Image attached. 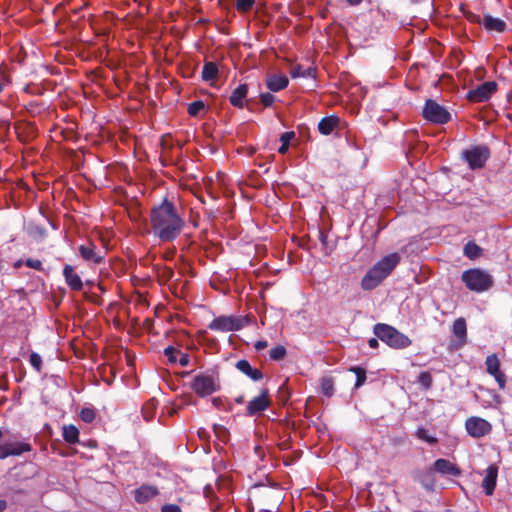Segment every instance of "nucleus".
Here are the masks:
<instances>
[{"label": "nucleus", "instance_id": "c756f323", "mask_svg": "<svg viewBox=\"0 0 512 512\" xmlns=\"http://www.w3.org/2000/svg\"><path fill=\"white\" fill-rule=\"evenodd\" d=\"M157 404V400L152 398L143 405L142 414L146 421H150L154 417V412L157 408Z\"/></svg>", "mask_w": 512, "mask_h": 512}, {"label": "nucleus", "instance_id": "a878e982", "mask_svg": "<svg viewBox=\"0 0 512 512\" xmlns=\"http://www.w3.org/2000/svg\"><path fill=\"white\" fill-rule=\"evenodd\" d=\"M15 130H16V133H17V136L18 138L22 141V142H27L30 140V138L33 137V134H34V126L30 123L28 124H25V125H16L15 126Z\"/></svg>", "mask_w": 512, "mask_h": 512}, {"label": "nucleus", "instance_id": "423d86ee", "mask_svg": "<svg viewBox=\"0 0 512 512\" xmlns=\"http://www.w3.org/2000/svg\"><path fill=\"white\" fill-rule=\"evenodd\" d=\"M422 116L427 121L440 125L448 123L451 119L449 111L433 99L425 101Z\"/></svg>", "mask_w": 512, "mask_h": 512}, {"label": "nucleus", "instance_id": "c85d7f7f", "mask_svg": "<svg viewBox=\"0 0 512 512\" xmlns=\"http://www.w3.org/2000/svg\"><path fill=\"white\" fill-rule=\"evenodd\" d=\"M320 389L323 395L330 398L334 395V380L332 377L325 376L320 379Z\"/></svg>", "mask_w": 512, "mask_h": 512}, {"label": "nucleus", "instance_id": "a18cd8bd", "mask_svg": "<svg viewBox=\"0 0 512 512\" xmlns=\"http://www.w3.org/2000/svg\"><path fill=\"white\" fill-rule=\"evenodd\" d=\"M30 364L36 369L37 372H40L41 369H42V358L41 356L36 353V352H32L30 354Z\"/></svg>", "mask_w": 512, "mask_h": 512}, {"label": "nucleus", "instance_id": "6e6d98bb", "mask_svg": "<svg viewBox=\"0 0 512 512\" xmlns=\"http://www.w3.org/2000/svg\"><path fill=\"white\" fill-rule=\"evenodd\" d=\"M368 345L370 348H377L379 346V342L377 338H370L368 340Z\"/></svg>", "mask_w": 512, "mask_h": 512}, {"label": "nucleus", "instance_id": "7c9ffc66", "mask_svg": "<svg viewBox=\"0 0 512 512\" xmlns=\"http://www.w3.org/2000/svg\"><path fill=\"white\" fill-rule=\"evenodd\" d=\"M10 446L11 456H19L24 452H30L32 450V446L26 442H16V443H8Z\"/></svg>", "mask_w": 512, "mask_h": 512}, {"label": "nucleus", "instance_id": "a211bd4d", "mask_svg": "<svg viewBox=\"0 0 512 512\" xmlns=\"http://www.w3.org/2000/svg\"><path fill=\"white\" fill-rule=\"evenodd\" d=\"M235 368L255 382L263 379L262 371L258 368H253L246 359L238 360L235 363Z\"/></svg>", "mask_w": 512, "mask_h": 512}, {"label": "nucleus", "instance_id": "2f4dec72", "mask_svg": "<svg viewBox=\"0 0 512 512\" xmlns=\"http://www.w3.org/2000/svg\"><path fill=\"white\" fill-rule=\"evenodd\" d=\"M416 437L424 442L429 443L430 445H435L438 443V439L435 436H432L424 427H418L415 433Z\"/></svg>", "mask_w": 512, "mask_h": 512}, {"label": "nucleus", "instance_id": "3c124183", "mask_svg": "<svg viewBox=\"0 0 512 512\" xmlns=\"http://www.w3.org/2000/svg\"><path fill=\"white\" fill-rule=\"evenodd\" d=\"M11 453L12 452H10V446H8V443L0 445V459H5L11 456Z\"/></svg>", "mask_w": 512, "mask_h": 512}, {"label": "nucleus", "instance_id": "864d4df0", "mask_svg": "<svg viewBox=\"0 0 512 512\" xmlns=\"http://www.w3.org/2000/svg\"><path fill=\"white\" fill-rule=\"evenodd\" d=\"M315 72H316L315 68L308 67L307 69H304V71L302 72V74H304V75H302V78L314 77Z\"/></svg>", "mask_w": 512, "mask_h": 512}, {"label": "nucleus", "instance_id": "f3484780", "mask_svg": "<svg viewBox=\"0 0 512 512\" xmlns=\"http://www.w3.org/2000/svg\"><path fill=\"white\" fill-rule=\"evenodd\" d=\"M159 494L158 488L153 485L142 484L134 491V499L137 503L143 504Z\"/></svg>", "mask_w": 512, "mask_h": 512}, {"label": "nucleus", "instance_id": "4be33fe9", "mask_svg": "<svg viewBox=\"0 0 512 512\" xmlns=\"http://www.w3.org/2000/svg\"><path fill=\"white\" fill-rule=\"evenodd\" d=\"M289 84V79L285 75H269L266 79V86L272 92H279L285 89Z\"/></svg>", "mask_w": 512, "mask_h": 512}, {"label": "nucleus", "instance_id": "9b49d317", "mask_svg": "<svg viewBox=\"0 0 512 512\" xmlns=\"http://www.w3.org/2000/svg\"><path fill=\"white\" fill-rule=\"evenodd\" d=\"M466 430L473 438H481L492 431V425L487 420L480 417H470L465 423Z\"/></svg>", "mask_w": 512, "mask_h": 512}, {"label": "nucleus", "instance_id": "f8f14e48", "mask_svg": "<svg viewBox=\"0 0 512 512\" xmlns=\"http://www.w3.org/2000/svg\"><path fill=\"white\" fill-rule=\"evenodd\" d=\"M271 405V399L268 389H262L260 394L251 399L246 407L248 416H256L265 411Z\"/></svg>", "mask_w": 512, "mask_h": 512}, {"label": "nucleus", "instance_id": "680f3d73", "mask_svg": "<svg viewBox=\"0 0 512 512\" xmlns=\"http://www.w3.org/2000/svg\"><path fill=\"white\" fill-rule=\"evenodd\" d=\"M255 453L258 455V456H262L263 454V451H262V448L261 447H255Z\"/></svg>", "mask_w": 512, "mask_h": 512}, {"label": "nucleus", "instance_id": "8fccbe9b", "mask_svg": "<svg viewBox=\"0 0 512 512\" xmlns=\"http://www.w3.org/2000/svg\"><path fill=\"white\" fill-rule=\"evenodd\" d=\"M161 512H182V510L176 504H166L162 506Z\"/></svg>", "mask_w": 512, "mask_h": 512}, {"label": "nucleus", "instance_id": "a19ab883", "mask_svg": "<svg viewBox=\"0 0 512 512\" xmlns=\"http://www.w3.org/2000/svg\"><path fill=\"white\" fill-rule=\"evenodd\" d=\"M213 430L219 440L223 442H226L228 440L229 431L225 426L220 424H214Z\"/></svg>", "mask_w": 512, "mask_h": 512}, {"label": "nucleus", "instance_id": "dca6fc26", "mask_svg": "<svg viewBox=\"0 0 512 512\" xmlns=\"http://www.w3.org/2000/svg\"><path fill=\"white\" fill-rule=\"evenodd\" d=\"M452 334L456 338V348L462 347L466 344L467 325L464 318L460 317L454 320L452 325Z\"/></svg>", "mask_w": 512, "mask_h": 512}, {"label": "nucleus", "instance_id": "5701e85b", "mask_svg": "<svg viewBox=\"0 0 512 512\" xmlns=\"http://www.w3.org/2000/svg\"><path fill=\"white\" fill-rule=\"evenodd\" d=\"M483 26L487 31L502 33L506 30V23L500 18L486 14L483 18Z\"/></svg>", "mask_w": 512, "mask_h": 512}, {"label": "nucleus", "instance_id": "09e8293b", "mask_svg": "<svg viewBox=\"0 0 512 512\" xmlns=\"http://www.w3.org/2000/svg\"><path fill=\"white\" fill-rule=\"evenodd\" d=\"M303 71H304V69L302 68V66L297 64L291 68L290 75L292 78H300L303 75L302 74Z\"/></svg>", "mask_w": 512, "mask_h": 512}, {"label": "nucleus", "instance_id": "72a5a7b5", "mask_svg": "<svg viewBox=\"0 0 512 512\" xmlns=\"http://www.w3.org/2000/svg\"><path fill=\"white\" fill-rule=\"evenodd\" d=\"M295 137L293 131L284 132L281 137V146L278 148L280 154H285L288 151L290 141Z\"/></svg>", "mask_w": 512, "mask_h": 512}, {"label": "nucleus", "instance_id": "7ed1b4c3", "mask_svg": "<svg viewBox=\"0 0 512 512\" xmlns=\"http://www.w3.org/2000/svg\"><path fill=\"white\" fill-rule=\"evenodd\" d=\"M374 334L389 347L393 349H404L411 345V339L395 327L377 323L373 327Z\"/></svg>", "mask_w": 512, "mask_h": 512}, {"label": "nucleus", "instance_id": "052dcab7", "mask_svg": "<svg viewBox=\"0 0 512 512\" xmlns=\"http://www.w3.org/2000/svg\"><path fill=\"white\" fill-rule=\"evenodd\" d=\"M22 264H23V261H22L21 259H19V260H17V261L13 264V266H14V268L18 269V268H20V267L22 266Z\"/></svg>", "mask_w": 512, "mask_h": 512}, {"label": "nucleus", "instance_id": "393cba45", "mask_svg": "<svg viewBox=\"0 0 512 512\" xmlns=\"http://www.w3.org/2000/svg\"><path fill=\"white\" fill-rule=\"evenodd\" d=\"M154 270L160 284H166L174 275V271L171 267L164 265H155Z\"/></svg>", "mask_w": 512, "mask_h": 512}, {"label": "nucleus", "instance_id": "c03bdc74", "mask_svg": "<svg viewBox=\"0 0 512 512\" xmlns=\"http://www.w3.org/2000/svg\"><path fill=\"white\" fill-rule=\"evenodd\" d=\"M179 353H180V351L173 346H168L164 349V355L168 358V361L170 363L177 362L176 354H179Z\"/></svg>", "mask_w": 512, "mask_h": 512}, {"label": "nucleus", "instance_id": "bb28decb", "mask_svg": "<svg viewBox=\"0 0 512 512\" xmlns=\"http://www.w3.org/2000/svg\"><path fill=\"white\" fill-rule=\"evenodd\" d=\"M62 435L69 444H76L79 441V430L74 425L63 426Z\"/></svg>", "mask_w": 512, "mask_h": 512}, {"label": "nucleus", "instance_id": "49530a36", "mask_svg": "<svg viewBox=\"0 0 512 512\" xmlns=\"http://www.w3.org/2000/svg\"><path fill=\"white\" fill-rule=\"evenodd\" d=\"M275 101V97L273 94L267 92L260 94V102L264 107H270Z\"/></svg>", "mask_w": 512, "mask_h": 512}, {"label": "nucleus", "instance_id": "0e129e2a", "mask_svg": "<svg viewBox=\"0 0 512 512\" xmlns=\"http://www.w3.org/2000/svg\"><path fill=\"white\" fill-rule=\"evenodd\" d=\"M98 287L101 291H104V288L102 287L101 283H98Z\"/></svg>", "mask_w": 512, "mask_h": 512}, {"label": "nucleus", "instance_id": "4468645a", "mask_svg": "<svg viewBox=\"0 0 512 512\" xmlns=\"http://www.w3.org/2000/svg\"><path fill=\"white\" fill-rule=\"evenodd\" d=\"M432 469L443 476L459 477L462 474L461 469L456 464L444 458L437 459L433 463Z\"/></svg>", "mask_w": 512, "mask_h": 512}, {"label": "nucleus", "instance_id": "f257e3e1", "mask_svg": "<svg viewBox=\"0 0 512 512\" xmlns=\"http://www.w3.org/2000/svg\"><path fill=\"white\" fill-rule=\"evenodd\" d=\"M152 232L162 242L174 241L185 227L176 206L166 198L150 212Z\"/></svg>", "mask_w": 512, "mask_h": 512}, {"label": "nucleus", "instance_id": "e433bc0d", "mask_svg": "<svg viewBox=\"0 0 512 512\" xmlns=\"http://www.w3.org/2000/svg\"><path fill=\"white\" fill-rule=\"evenodd\" d=\"M418 383L426 390H429L433 384V378L430 372L422 371L418 376Z\"/></svg>", "mask_w": 512, "mask_h": 512}, {"label": "nucleus", "instance_id": "6ab92c4d", "mask_svg": "<svg viewBox=\"0 0 512 512\" xmlns=\"http://www.w3.org/2000/svg\"><path fill=\"white\" fill-rule=\"evenodd\" d=\"M498 467L496 465H490L486 469L485 477L482 481V487L486 495H492L497 482Z\"/></svg>", "mask_w": 512, "mask_h": 512}, {"label": "nucleus", "instance_id": "2eb2a0df", "mask_svg": "<svg viewBox=\"0 0 512 512\" xmlns=\"http://www.w3.org/2000/svg\"><path fill=\"white\" fill-rule=\"evenodd\" d=\"M63 276L68 287L73 291H81L83 282L80 276L75 272L74 267L66 264L63 268Z\"/></svg>", "mask_w": 512, "mask_h": 512}, {"label": "nucleus", "instance_id": "58836bf2", "mask_svg": "<svg viewBox=\"0 0 512 512\" xmlns=\"http://www.w3.org/2000/svg\"><path fill=\"white\" fill-rule=\"evenodd\" d=\"M255 0H236L235 6L240 13H247L252 9Z\"/></svg>", "mask_w": 512, "mask_h": 512}, {"label": "nucleus", "instance_id": "0eeeda50", "mask_svg": "<svg viewBox=\"0 0 512 512\" xmlns=\"http://www.w3.org/2000/svg\"><path fill=\"white\" fill-rule=\"evenodd\" d=\"M462 158L468 163V166L475 170L484 167L490 156V151L485 146H472L462 152Z\"/></svg>", "mask_w": 512, "mask_h": 512}, {"label": "nucleus", "instance_id": "aec40b11", "mask_svg": "<svg viewBox=\"0 0 512 512\" xmlns=\"http://www.w3.org/2000/svg\"><path fill=\"white\" fill-rule=\"evenodd\" d=\"M340 121V117L335 114L323 117L318 123L319 133L324 136L332 134V132L339 126Z\"/></svg>", "mask_w": 512, "mask_h": 512}, {"label": "nucleus", "instance_id": "6e6552de", "mask_svg": "<svg viewBox=\"0 0 512 512\" xmlns=\"http://www.w3.org/2000/svg\"><path fill=\"white\" fill-rule=\"evenodd\" d=\"M80 257L91 265H100L105 260L106 251L99 249L96 244L90 240L78 247Z\"/></svg>", "mask_w": 512, "mask_h": 512}, {"label": "nucleus", "instance_id": "b1692460", "mask_svg": "<svg viewBox=\"0 0 512 512\" xmlns=\"http://www.w3.org/2000/svg\"><path fill=\"white\" fill-rule=\"evenodd\" d=\"M218 74L219 70L215 62H205L201 73L202 80H215L218 77Z\"/></svg>", "mask_w": 512, "mask_h": 512}, {"label": "nucleus", "instance_id": "13d9d810", "mask_svg": "<svg viewBox=\"0 0 512 512\" xmlns=\"http://www.w3.org/2000/svg\"><path fill=\"white\" fill-rule=\"evenodd\" d=\"M7 508V502L5 500H0V512H3Z\"/></svg>", "mask_w": 512, "mask_h": 512}, {"label": "nucleus", "instance_id": "37998d69", "mask_svg": "<svg viewBox=\"0 0 512 512\" xmlns=\"http://www.w3.org/2000/svg\"><path fill=\"white\" fill-rule=\"evenodd\" d=\"M212 404L216 409L230 411L232 410L231 404H226L225 401L221 397H214L212 399Z\"/></svg>", "mask_w": 512, "mask_h": 512}, {"label": "nucleus", "instance_id": "39448f33", "mask_svg": "<svg viewBox=\"0 0 512 512\" xmlns=\"http://www.w3.org/2000/svg\"><path fill=\"white\" fill-rule=\"evenodd\" d=\"M190 388L197 396L207 397L220 389L218 374L214 376L200 373L193 378Z\"/></svg>", "mask_w": 512, "mask_h": 512}, {"label": "nucleus", "instance_id": "9d476101", "mask_svg": "<svg viewBox=\"0 0 512 512\" xmlns=\"http://www.w3.org/2000/svg\"><path fill=\"white\" fill-rule=\"evenodd\" d=\"M243 327V321L240 317L235 316H220L213 319L208 328L213 331H238Z\"/></svg>", "mask_w": 512, "mask_h": 512}, {"label": "nucleus", "instance_id": "5fc2aeb1", "mask_svg": "<svg viewBox=\"0 0 512 512\" xmlns=\"http://www.w3.org/2000/svg\"><path fill=\"white\" fill-rule=\"evenodd\" d=\"M268 346V343L267 341H257L255 344H254V348L257 350V351H261L263 349H265L266 347Z\"/></svg>", "mask_w": 512, "mask_h": 512}, {"label": "nucleus", "instance_id": "338daca9", "mask_svg": "<svg viewBox=\"0 0 512 512\" xmlns=\"http://www.w3.org/2000/svg\"><path fill=\"white\" fill-rule=\"evenodd\" d=\"M3 436L2 431L0 430V438Z\"/></svg>", "mask_w": 512, "mask_h": 512}, {"label": "nucleus", "instance_id": "1a4fd4ad", "mask_svg": "<svg viewBox=\"0 0 512 512\" xmlns=\"http://www.w3.org/2000/svg\"><path fill=\"white\" fill-rule=\"evenodd\" d=\"M497 91V83L495 81H486L476 88L471 89L467 93V99L473 103H481L488 101Z\"/></svg>", "mask_w": 512, "mask_h": 512}, {"label": "nucleus", "instance_id": "bf43d9fd", "mask_svg": "<svg viewBox=\"0 0 512 512\" xmlns=\"http://www.w3.org/2000/svg\"><path fill=\"white\" fill-rule=\"evenodd\" d=\"M320 240H321L322 244L325 245L326 240H327V235H325L323 232H320Z\"/></svg>", "mask_w": 512, "mask_h": 512}, {"label": "nucleus", "instance_id": "f03ea898", "mask_svg": "<svg viewBox=\"0 0 512 512\" xmlns=\"http://www.w3.org/2000/svg\"><path fill=\"white\" fill-rule=\"evenodd\" d=\"M401 261V256L397 252H393L384 256L370 268L361 280V287L364 290H372L376 288L391 272L397 267Z\"/></svg>", "mask_w": 512, "mask_h": 512}, {"label": "nucleus", "instance_id": "e2e57ef3", "mask_svg": "<svg viewBox=\"0 0 512 512\" xmlns=\"http://www.w3.org/2000/svg\"><path fill=\"white\" fill-rule=\"evenodd\" d=\"M236 403L238 404H242L244 402V396H239L235 399Z\"/></svg>", "mask_w": 512, "mask_h": 512}, {"label": "nucleus", "instance_id": "69168bd1", "mask_svg": "<svg viewBox=\"0 0 512 512\" xmlns=\"http://www.w3.org/2000/svg\"><path fill=\"white\" fill-rule=\"evenodd\" d=\"M281 448H282V449H285V448H286V444H285V443H283Z\"/></svg>", "mask_w": 512, "mask_h": 512}, {"label": "nucleus", "instance_id": "de8ad7c7", "mask_svg": "<svg viewBox=\"0 0 512 512\" xmlns=\"http://www.w3.org/2000/svg\"><path fill=\"white\" fill-rule=\"evenodd\" d=\"M25 265L29 268L35 269L37 271L43 270V264L39 259L29 258L25 261Z\"/></svg>", "mask_w": 512, "mask_h": 512}, {"label": "nucleus", "instance_id": "ea45409f", "mask_svg": "<svg viewBox=\"0 0 512 512\" xmlns=\"http://www.w3.org/2000/svg\"><path fill=\"white\" fill-rule=\"evenodd\" d=\"M44 109L45 104L38 101H30L26 106V110L33 116L41 113Z\"/></svg>", "mask_w": 512, "mask_h": 512}, {"label": "nucleus", "instance_id": "f704fd0d", "mask_svg": "<svg viewBox=\"0 0 512 512\" xmlns=\"http://www.w3.org/2000/svg\"><path fill=\"white\" fill-rule=\"evenodd\" d=\"M349 370L351 372L355 373V375H356L355 388L357 389V388L361 387L367 379L366 370L359 366H353Z\"/></svg>", "mask_w": 512, "mask_h": 512}, {"label": "nucleus", "instance_id": "20e7f679", "mask_svg": "<svg viewBox=\"0 0 512 512\" xmlns=\"http://www.w3.org/2000/svg\"><path fill=\"white\" fill-rule=\"evenodd\" d=\"M461 280L468 290L476 293L489 290L494 283L492 276L480 268L465 270L462 273Z\"/></svg>", "mask_w": 512, "mask_h": 512}, {"label": "nucleus", "instance_id": "79ce46f5", "mask_svg": "<svg viewBox=\"0 0 512 512\" xmlns=\"http://www.w3.org/2000/svg\"><path fill=\"white\" fill-rule=\"evenodd\" d=\"M462 9V12H463V15L464 17L471 23H476V24H482L483 25V20L482 18L480 17V15L478 14H475L473 13L472 11L470 10H465L463 8Z\"/></svg>", "mask_w": 512, "mask_h": 512}, {"label": "nucleus", "instance_id": "4c0bfd02", "mask_svg": "<svg viewBox=\"0 0 512 512\" xmlns=\"http://www.w3.org/2000/svg\"><path fill=\"white\" fill-rule=\"evenodd\" d=\"M80 419L85 423H92L96 418V412L92 408H82L79 413Z\"/></svg>", "mask_w": 512, "mask_h": 512}, {"label": "nucleus", "instance_id": "4d7b16f0", "mask_svg": "<svg viewBox=\"0 0 512 512\" xmlns=\"http://www.w3.org/2000/svg\"><path fill=\"white\" fill-rule=\"evenodd\" d=\"M346 2L351 6H357L362 2V0H346Z\"/></svg>", "mask_w": 512, "mask_h": 512}, {"label": "nucleus", "instance_id": "c9c22d12", "mask_svg": "<svg viewBox=\"0 0 512 512\" xmlns=\"http://www.w3.org/2000/svg\"><path fill=\"white\" fill-rule=\"evenodd\" d=\"M287 354L286 348L283 345H277L269 352L270 359L274 361L282 360Z\"/></svg>", "mask_w": 512, "mask_h": 512}, {"label": "nucleus", "instance_id": "603ef678", "mask_svg": "<svg viewBox=\"0 0 512 512\" xmlns=\"http://www.w3.org/2000/svg\"><path fill=\"white\" fill-rule=\"evenodd\" d=\"M180 358L177 360L182 367H186L190 363V356L187 353L180 352Z\"/></svg>", "mask_w": 512, "mask_h": 512}, {"label": "nucleus", "instance_id": "473e14b6", "mask_svg": "<svg viewBox=\"0 0 512 512\" xmlns=\"http://www.w3.org/2000/svg\"><path fill=\"white\" fill-rule=\"evenodd\" d=\"M206 109V105L204 101L202 100H196L191 102L188 105L187 111L188 114L192 117H198L200 112L204 111Z\"/></svg>", "mask_w": 512, "mask_h": 512}, {"label": "nucleus", "instance_id": "cd10ccee", "mask_svg": "<svg viewBox=\"0 0 512 512\" xmlns=\"http://www.w3.org/2000/svg\"><path fill=\"white\" fill-rule=\"evenodd\" d=\"M463 254L467 258L475 260L481 256L482 248L479 245H477L474 241H469L464 246Z\"/></svg>", "mask_w": 512, "mask_h": 512}, {"label": "nucleus", "instance_id": "412c9836", "mask_svg": "<svg viewBox=\"0 0 512 512\" xmlns=\"http://www.w3.org/2000/svg\"><path fill=\"white\" fill-rule=\"evenodd\" d=\"M248 94V85L246 83L238 85L229 96V102L236 108H244L245 98Z\"/></svg>", "mask_w": 512, "mask_h": 512}, {"label": "nucleus", "instance_id": "ddd939ff", "mask_svg": "<svg viewBox=\"0 0 512 512\" xmlns=\"http://www.w3.org/2000/svg\"><path fill=\"white\" fill-rule=\"evenodd\" d=\"M486 370L487 373L493 376L501 390L506 387L507 377L500 369V361L496 354H491L486 357Z\"/></svg>", "mask_w": 512, "mask_h": 512}]
</instances>
